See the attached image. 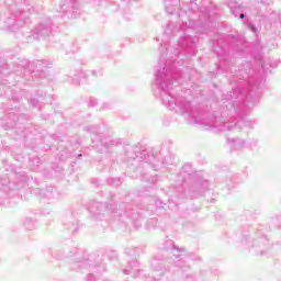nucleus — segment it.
Listing matches in <instances>:
<instances>
[{"instance_id":"obj_1","label":"nucleus","mask_w":281,"mask_h":281,"mask_svg":"<svg viewBox=\"0 0 281 281\" xmlns=\"http://www.w3.org/2000/svg\"><path fill=\"white\" fill-rule=\"evenodd\" d=\"M182 34L178 40V46L181 49L168 46V42L162 40L160 44V61L156 70L154 83V95L162 102L164 106L190 117L193 124H201L205 131L212 133H226V131H240L243 126L254 128L256 122L248 120L249 109H254L260 100V79L249 76V64H245L236 69V61L229 58V54L243 56L247 49V43L236 38L234 35H222L217 40H213V52L220 58V68L223 67L226 74H231L232 91L223 95V100L227 102L224 108L213 113L202 111L192 105V101L187 99L188 93L192 90H177V85H181L183 74L179 69L181 61H177L183 54L186 56H196V43L199 37L194 35L196 32V23L194 20L188 22L175 23L169 22L165 30V36L170 38L177 33Z\"/></svg>"},{"instance_id":"obj_2","label":"nucleus","mask_w":281,"mask_h":281,"mask_svg":"<svg viewBox=\"0 0 281 281\" xmlns=\"http://www.w3.org/2000/svg\"><path fill=\"white\" fill-rule=\"evenodd\" d=\"M44 254L52 256L55 260H65L72 258L70 261L71 271H90L85 281H98V276H102L106 271V263L102 262L100 255H87V252L74 247H58L55 249L47 248Z\"/></svg>"},{"instance_id":"obj_3","label":"nucleus","mask_w":281,"mask_h":281,"mask_svg":"<svg viewBox=\"0 0 281 281\" xmlns=\"http://www.w3.org/2000/svg\"><path fill=\"white\" fill-rule=\"evenodd\" d=\"M178 179L182 181V183H186V181L192 182V184L184 190L187 199H199V196H203L207 190H210V180L203 178L201 172L194 171L190 164H186L182 167Z\"/></svg>"},{"instance_id":"obj_4","label":"nucleus","mask_w":281,"mask_h":281,"mask_svg":"<svg viewBox=\"0 0 281 281\" xmlns=\"http://www.w3.org/2000/svg\"><path fill=\"white\" fill-rule=\"evenodd\" d=\"M125 155L128 159L133 161H144L149 164L154 170H158L161 166H168V161L161 155V151L157 149H143L139 146L131 147L126 149Z\"/></svg>"},{"instance_id":"obj_5","label":"nucleus","mask_w":281,"mask_h":281,"mask_svg":"<svg viewBox=\"0 0 281 281\" xmlns=\"http://www.w3.org/2000/svg\"><path fill=\"white\" fill-rule=\"evenodd\" d=\"M249 227L241 232V244L255 256H267L269 251V238L262 231H257L254 236H249Z\"/></svg>"},{"instance_id":"obj_6","label":"nucleus","mask_w":281,"mask_h":281,"mask_svg":"<svg viewBox=\"0 0 281 281\" xmlns=\"http://www.w3.org/2000/svg\"><path fill=\"white\" fill-rule=\"evenodd\" d=\"M162 251H167L171 254L175 258V266L180 269V271H187L190 269V266L186 265V260L183 258H190L194 262H201V257H195L192 252H188L186 247H179L172 239H166L161 246ZM184 256V257H183Z\"/></svg>"},{"instance_id":"obj_7","label":"nucleus","mask_w":281,"mask_h":281,"mask_svg":"<svg viewBox=\"0 0 281 281\" xmlns=\"http://www.w3.org/2000/svg\"><path fill=\"white\" fill-rule=\"evenodd\" d=\"M140 249L137 247H130L125 249V255L128 258L127 266L122 265L121 269L124 276H133V278H139L144 273L143 269H139L140 265L137 262V256H139Z\"/></svg>"},{"instance_id":"obj_8","label":"nucleus","mask_w":281,"mask_h":281,"mask_svg":"<svg viewBox=\"0 0 281 281\" xmlns=\"http://www.w3.org/2000/svg\"><path fill=\"white\" fill-rule=\"evenodd\" d=\"M124 218H127V221L132 223L135 229H139V227L144 225V223L148 229H155L158 223L157 217H151L146 221L144 213H139V212H123L120 214L119 221H122V223H125Z\"/></svg>"},{"instance_id":"obj_9","label":"nucleus","mask_w":281,"mask_h":281,"mask_svg":"<svg viewBox=\"0 0 281 281\" xmlns=\"http://www.w3.org/2000/svg\"><path fill=\"white\" fill-rule=\"evenodd\" d=\"M166 256L156 255L150 260V268L153 269V277H145V281H160L166 278V274L170 271V266H166Z\"/></svg>"},{"instance_id":"obj_10","label":"nucleus","mask_w":281,"mask_h":281,"mask_svg":"<svg viewBox=\"0 0 281 281\" xmlns=\"http://www.w3.org/2000/svg\"><path fill=\"white\" fill-rule=\"evenodd\" d=\"M11 14L12 16L4 21V25L9 32H19L30 19V9L29 11H23L14 10V7H11Z\"/></svg>"},{"instance_id":"obj_11","label":"nucleus","mask_w":281,"mask_h":281,"mask_svg":"<svg viewBox=\"0 0 281 281\" xmlns=\"http://www.w3.org/2000/svg\"><path fill=\"white\" fill-rule=\"evenodd\" d=\"M83 131L90 134L91 142L97 148L102 146L109 149L111 146H115V140L111 139V137H104V133L100 131L98 125H87L83 127Z\"/></svg>"},{"instance_id":"obj_12","label":"nucleus","mask_w":281,"mask_h":281,"mask_svg":"<svg viewBox=\"0 0 281 281\" xmlns=\"http://www.w3.org/2000/svg\"><path fill=\"white\" fill-rule=\"evenodd\" d=\"M54 27V22L52 19H46L40 22L32 31V34L27 36V43L32 41H41V38H47V36H52V32Z\"/></svg>"},{"instance_id":"obj_13","label":"nucleus","mask_w":281,"mask_h":281,"mask_svg":"<svg viewBox=\"0 0 281 281\" xmlns=\"http://www.w3.org/2000/svg\"><path fill=\"white\" fill-rule=\"evenodd\" d=\"M64 227L68 231L70 235L78 234V232L81 229L82 224H80V221L78 220V216L76 213L70 212L67 213V215L64 218Z\"/></svg>"},{"instance_id":"obj_14","label":"nucleus","mask_w":281,"mask_h":281,"mask_svg":"<svg viewBox=\"0 0 281 281\" xmlns=\"http://www.w3.org/2000/svg\"><path fill=\"white\" fill-rule=\"evenodd\" d=\"M61 12L68 16V19H76L80 14V3L78 0H64L61 2Z\"/></svg>"},{"instance_id":"obj_15","label":"nucleus","mask_w":281,"mask_h":281,"mask_svg":"<svg viewBox=\"0 0 281 281\" xmlns=\"http://www.w3.org/2000/svg\"><path fill=\"white\" fill-rule=\"evenodd\" d=\"M34 65L37 67V71H43V61L37 60L36 63H30V60L27 59H21L18 63V69H21L22 74H32V71L34 72Z\"/></svg>"},{"instance_id":"obj_16","label":"nucleus","mask_w":281,"mask_h":281,"mask_svg":"<svg viewBox=\"0 0 281 281\" xmlns=\"http://www.w3.org/2000/svg\"><path fill=\"white\" fill-rule=\"evenodd\" d=\"M271 3H273L272 0H259L256 4H255V9L252 10V14L255 16H265V11L268 5H271Z\"/></svg>"},{"instance_id":"obj_17","label":"nucleus","mask_w":281,"mask_h":281,"mask_svg":"<svg viewBox=\"0 0 281 281\" xmlns=\"http://www.w3.org/2000/svg\"><path fill=\"white\" fill-rule=\"evenodd\" d=\"M175 3H177V0H170L165 2V10L168 14H175L176 12L178 16H181V12L188 14V11H186V9L176 7Z\"/></svg>"},{"instance_id":"obj_18","label":"nucleus","mask_w":281,"mask_h":281,"mask_svg":"<svg viewBox=\"0 0 281 281\" xmlns=\"http://www.w3.org/2000/svg\"><path fill=\"white\" fill-rule=\"evenodd\" d=\"M228 8L231 9L232 14H234V16H239V19H245V8L240 4H238V2L236 1H231L228 2Z\"/></svg>"},{"instance_id":"obj_19","label":"nucleus","mask_w":281,"mask_h":281,"mask_svg":"<svg viewBox=\"0 0 281 281\" xmlns=\"http://www.w3.org/2000/svg\"><path fill=\"white\" fill-rule=\"evenodd\" d=\"M227 144L231 145L234 150H240V148H245L247 143L243 138H228Z\"/></svg>"},{"instance_id":"obj_20","label":"nucleus","mask_w":281,"mask_h":281,"mask_svg":"<svg viewBox=\"0 0 281 281\" xmlns=\"http://www.w3.org/2000/svg\"><path fill=\"white\" fill-rule=\"evenodd\" d=\"M5 117L8 120L9 128H14L16 123L21 122V117H23V115L19 116V114H15L14 112H8Z\"/></svg>"},{"instance_id":"obj_21","label":"nucleus","mask_w":281,"mask_h":281,"mask_svg":"<svg viewBox=\"0 0 281 281\" xmlns=\"http://www.w3.org/2000/svg\"><path fill=\"white\" fill-rule=\"evenodd\" d=\"M142 181L147 183L145 184V188H150L154 183H157V176H150L148 173H144L142 176Z\"/></svg>"},{"instance_id":"obj_22","label":"nucleus","mask_w":281,"mask_h":281,"mask_svg":"<svg viewBox=\"0 0 281 281\" xmlns=\"http://www.w3.org/2000/svg\"><path fill=\"white\" fill-rule=\"evenodd\" d=\"M199 18L203 25H210V12L207 11V9H205L204 11L201 10Z\"/></svg>"},{"instance_id":"obj_23","label":"nucleus","mask_w":281,"mask_h":281,"mask_svg":"<svg viewBox=\"0 0 281 281\" xmlns=\"http://www.w3.org/2000/svg\"><path fill=\"white\" fill-rule=\"evenodd\" d=\"M93 207L97 209V212H102V210H105L106 212H109L110 210H113L109 207V204L102 203V202H94Z\"/></svg>"},{"instance_id":"obj_24","label":"nucleus","mask_w":281,"mask_h":281,"mask_svg":"<svg viewBox=\"0 0 281 281\" xmlns=\"http://www.w3.org/2000/svg\"><path fill=\"white\" fill-rule=\"evenodd\" d=\"M35 225H36V222H34V220H32V217H26L24 220V226L26 229L32 231V229H34Z\"/></svg>"},{"instance_id":"obj_25","label":"nucleus","mask_w":281,"mask_h":281,"mask_svg":"<svg viewBox=\"0 0 281 281\" xmlns=\"http://www.w3.org/2000/svg\"><path fill=\"white\" fill-rule=\"evenodd\" d=\"M153 203L156 206V210H166V203H162L159 199H153Z\"/></svg>"},{"instance_id":"obj_26","label":"nucleus","mask_w":281,"mask_h":281,"mask_svg":"<svg viewBox=\"0 0 281 281\" xmlns=\"http://www.w3.org/2000/svg\"><path fill=\"white\" fill-rule=\"evenodd\" d=\"M106 181L109 186H114V187L122 186V180L119 178H110Z\"/></svg>"},{"instance_id":"obj_27","label":"nucleus","mask_w":281,"mask_h":281,"mask_svg":"<svg viewBox=\"0 0 281 281\" xmlns=\"http://www.w3.org/2000/svg\"><path fill=\"white\" fill-rule=\"evenodd\" d=\"M91 218L92 221H102V218H104V213L93 212L91 213Z\"/></svg>"},{"instance_id":"obj_28","label":"nucleus","mask_w":281,"mask_h":281,"mask_svg":"<svg viewBox=\"0 0 281 281\" xmlns=\"http://www.w3.org/2000/svg\"><path fill=\"white\" fill-rule=\"evenodd\" d=\"M258 144H259L258 138H251L248 140L247 147L248 148H257Z\"/></svg>"},{"instance_id":"obj_29","label":"nucleus","mask_w":281,"mask_h":281,"mask_svg":"<svg viewBox=\"0 0 281 281\" xmlns=\"http://www.w3.org/2000/svg\"><path fill=\"white\" fill-rule=\"evenodd\" d=\"M89 106H98V99L91 97L89 100Z\"/></svg>"},{"instance_id":"obj_30","label":"nucleus","mask_w":281,"mask_h":281,"mask_svg":"<svg viewBox=\"0 0 281 281\" xmlns=\"http://www.w3.org/2000/svg\"><path fill=\"white\" fill-rule=\"evenodd\" d=\"M29 104L33 108L38 106V99H30Z\"/></svg>"},{"instance_id":"obj_31","label":"nucleus","mask_w":281,"mask_h":281,"mask_svg":"<svg viewBox=\"0 0 281 281\" xmlns=\"http://www.w3.org/2000/svg\"><path fill=\"white\" fill-rule=\"evenodd\" d=\"M72 82H75V85H80V77L75 75V77H72Z\"/></svg>"},{"instance_id":"obj_32","label":"nucleus","mask_w":281,"mask_h":281,"mask_svg":"<svg viewBox=\"0 0 281 281\" xmlns=\"http://www.w3.org/2000/svg\"><path fill=\"white\" fill-rule=\"evenodd\" d=\"M248 29L250 30V32H254L255 34H256V32H258V29L254 24H249Z\"/></svg>"},{"instance_id":"obj_33","label":"nucleus","mask_w":281,"mask_h":281,"mask_svg":"<svg viewBox=\"0 0 281 281\" xmlns=\"http://www.w3.org/2000/svg\"><path fill=\"white\" fill-rule=\"evenodd\" d=\"M16 179L20 178V181H25V177L19 172L15 173Z\"/></svg>"},{"instance_id":"obj_34","label":"nucleus","mask_w":281,"mask_h":281,"mask_svg":"<svg viewBox=\"0 0 281 281\" xmlns=\"http://www.w3.org/2000/svg\"><path fill=\"white\" fill-rule=\"evenodd\" d=\"M227 190H232V179H226Z\"/></svg>"},{"instance_id":"obj_35","label":"nucleus","mask_w":281,"mask_h":281,"mask_svg":"<svg viewBox=\"0 0 281 281\" xmlns=\"http://www.w3.org/2000/svg\"><path fill=\"white\" fill-rule=\"evenodd\" d=\"M183 278H186V280H190V278H191V280L194 279V277L192 274H183Z\"/></svg>"},{"instance_id":"obj_36","label":"nucleus","mask_w":281,"mask_h":281,"mask_svg":"<svg viewBox=\"0 0 281 281\" xmlns=\"http://www.w3.org/2000/svg\"><path fill=\"white\" fill-rule=\"evenodd\" d=\"M223 217V215L221 214V213H217L216 215H215V218L218 221L220 218H222Z\"/></svg>"},{"instance_id":"obj_37","label":"nucleus","mask_w":281,"mask_h":281,"mask_svg":"<svg viewBox=\"0 0 281 281\" xmlns=\"http://www.w3.org/2000/svg\"><path fill=\"white\" fill-rule=\"evenodd\" d=\"M103 109H111V105L109 103H104Z\"/></svg>"},{"instance_id":"obj_38","label":"nucleus","mask_w":281,"mask_h":281,"mask_svg":"<svg viewBox=\"0 0 281 281\" xmlns=\"http://www.w3.org/2000/svg\"><path fill=\"white\" fill-rule=\"evenodd\" d=\"M112 258H116L117 257V254H115V251H112Z\"/></svg>"},{"instance_id":"obj_39","label":"nucleus","mask_w":281,"mask_h":281,"mask_svg":"<svg viewBox=\"0 0 281 281\" xmlns=\"http://www.w3.org/2000/svg\"><path fill=\"white\" fill-rule=\"evenodd\" d=\"M77 157H78V159H80L82 157V154H79Z\"/></svg>"},{"instance_id":"obj_40","label":"nucleus","mask_w":281,"mask_h":281,"mask_svg":"<svg viewBox=\"0 0 281 281\" xmlns=\"http://www.w3.org/2000/svg\"><path fill=\"white\" fill-rule=\"evenodd\" d=\"M189 12H192V9H191V8H189Z\"/></svg>"},{"instance_id":"obj_41","label":"nucleus","mask_w":281,"mask_h":281,"mask_svg":"<svg viewBox=\"0 0 281 281\" xmlns=\"http://www.w3.org/2000/svg\"><path fill=\"white\" fill-rule=\"evenodd\" d=\"M9 186H12V182H11V181H9Z\"/></svg>"},{"instance_id":"obj_42","label":"nucleus","mask_w":281,"mask_h":281,"mask_svg":"<svg viewBox=\"0 0 281 281\" xmlns=\"http://www.w3.org/2000/svg\"><path fill=\"white\" fill-rule=\"evenodd\" d=\"M260 65H261V67H262V61H260Z\"/></svg>"},{"instance_id":"obj_43","label":"nucleus","mask_w":281,"mask_h":281,"mask_svg":"<svg viewBox=\"0 0 281 281\" xmlns=\"http://www.w3.org/2000/svg\"><path fill=\"white\" fill-rule=\"evenodd\" d=\"M0 85H3V82H2V81H0Z\"/></svg>"}]
</instances>
